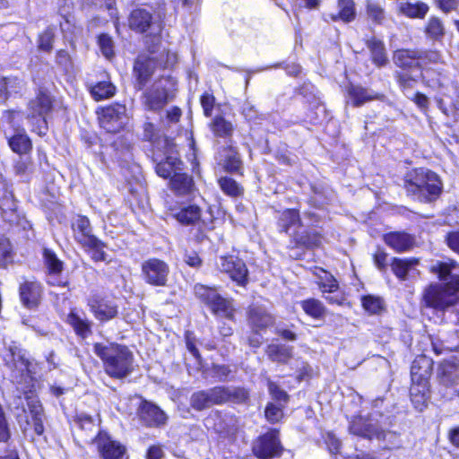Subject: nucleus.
<instances>
[{
	"label": "nucleus",
	"mask_w": 459,
	"mask_h": 459,
	"mask_svg": "<svg viewBox=\"0 0 459 459\" xmlns=\"http://www.w3.org/2000/svg\"><path fill=\"white\" fill-rule=\"evenodd\" d=\"M431 272L437 275L443 283L430 284L423 294L427 307L443 310L453 306L458 299L459 264L454 260L437 262Z\"/></svg>",
	"instance_id": "nucleus-1"
},
{
	"label": "nucleus",
	"mask_w": 459,
	"mask_h": 459,
	"mask_svg": "<svg viewBox=\"0 0 459 459\" xmlns=\"http://www.w3.org/2000/svg\"><path fill=\"white\" fill-rule=\"evenodd\" d=\"M428 382H415L410 388V395L411 403L416 410L421 411L427 406L428 395Z\"/></svg>",
	"instance_id": "nucleus-32"
},
{
	"label": "nucleus",
	"mask_w": 459,
	"mask_h": 459,
	"mask_svg": "<svg viewBox=\"0 0 459 459\" xmlns=\"http://www.w3.org/2000/svg\"><path fill=\"white\" fill-rule=\"evenodd\" d=\"M210 128L218 137H230L234 132V126L222 116H216L210 123Z\"/></svg>",
	"instance_id": "nucleus-40"
},
{
	"label": "nucleus",
	"mask_w": 459,
	"mask_h": 459,
	"mask_svg": "<svg viewBox=\"0 0 459 459\" xmlns=\"http://www.w3.org/2000/svg\"><path fill=\"white\" fill-rule=\"evenodd\" d=\"M366 44L370 51L372 62L378 67L386 65L388 58L383 41L373 37L368 39Z\"/></svg>",
	"instance_id": "nucleus-31"
},
{
	"label": "nucleus",
	"mask_w": 459,
	"mask_h": 459,
	"mask_svg": "<svg viewBox=\"0 0 459 459\" xmlns=\"http://www.w3.org/2000/svg\"><path fill=\"white\" fill-rule=\"evenodd\" d=\"M282 446L279 438V431L275 429L259 437L253 443V453L259 459H273L281 456Z\"/></svg>",
	"instance_id": "nucleus-11"
},
{
	"label": "nucleus",
	"mask_w": 459,
	"mask_h": 459,
	"mask_svg": "<svg viewBox=\"0 0 459 459\" xmlns=\"http://www.w3.org/2000/svg\"><path fill=\"white\" fill-rule=\"evenodd\" d=\"M55 39L54 28L48 27L38 38V48L40 51L51 52Z\"/></svg>",
	"instance_id": "nucleus-48"
},
{
	"label": "nucleus",
	"mask_w": 459,
	"mask_h": 459,
	"mask_svg": "<svg viewBox=\"0 0 459 459\" xmlns=\"http://www.w3.org/2000/svg\"><path fill=\"white\" fill-rule=\"evenodd\" d=\"M74 238L82 247L86 244H92L96 237L91 234L90 221L85 216H79L73 223Z\"/></svg>",
	"instance_id": "nucleus-22"
},
{
	"label": "nucleus",
	"mask_w": 459,
	"mask_h": 459,
	"mask_svg": "<svg viewBox=\"0 0 459 459\" xmlns=\"http://www.w3.org/2000/svg\"><path fill=\"white\" fill-rule=\"evenodd\" d=\"M218 184L221 191L230 197H238L243 194V187L231 178L221 177Z\"/></svg>",
	"instance_id": "nucleus-45"
},
{
	"label": "nucleus",
	"mask_w": 459,
	"mask_h": 459,
	"mask_svg": "<svg viewBox=\"0 0 459 459\" xmlns=\"http://www.w3.org/2000/svg\"><path fill=\"white\" fill-rule=\"evenodd\" d=\"M170 186L175 193L183 195L191 192L194 183L192 178L188 175L177 172L170 179Z\"/></svg>",
	"instance_id": "nucleus-38"
},
{
	"label": "nucleus",
	"mask_w": 459,
	"mask_h": 459,
	"mask_svg": "<svg viewBox=\"0 0 459 459\" xmlns=\"http://www.w3.org/2000/svg\"><path fill=\"white\" fill-rule=\"evenodd\" d=\"M182 161L176 156H168L164 161L157 163L155 170L160 177L167 178L172 173L181 170Z\"/></svg>",
	"instance_id": "nucleus-39"
},
{
	"label": "nucleus",
	"mask_w": 459,
	"mask_h": 459,
	"mask_svg": "<svg viewBox=\"0 0 459 459\" xmlns=\"http://www.w3.org/2000/svg\"><path fill=\"white\" fill-rule=\"evenodd\" d=\"M99 45H100V48L101 49V52L103 53V55L107 58H110V57L113 56V55H114V50H113L114 44H113L112 39L108 35H107V34L100 35L99 37Z\"/></svg>",
	"instance_id": "nucleus-55"
},
{
	"label": "nucleus",
	"mask_w": 459,
	"mask_h": 459,
	"mask_svg": "<svg viewBox=\"0 0 459 459\" xmlns=\"http://www.w3.org/2000/svg\"><path fill=\"white\" fill-rule=\"evenodd\" d=\"M95 443L102 459H122L126 453V447L111 439L107 433H99Z\"/></svg>",
	"instance_id": "nucleus-17"
},
{
	"label": "nucleus",
	"mask_w": 459,
	"mask_h": 459,
	"mask_svg": "<svg viewBox=\"0 0 459 459\" xmlns=\"http://www.w3.org/2000/svg\"><path fill=\"white\" fill-rule=\"evenodd\" d=\"M168 81L169 78H160L144 91L141 100L145 108L152 111L163 108L168 102V91L164 84Z\"/></svg>",
	"instance_id": "nucleus-14"
},
{
	"label": "nucleus",
	"mask_w": 459,
	"mask_h": 459,
	"mask_svg": "<svg viewBox=\"0 0 459 459\" xmlns=\"http://www.w3.org/2000/svg\"><path fill=\"white\" fill-rule=\"evenodd\" d=\"M11 149L19 154H24L30 151L31 142L23 129H18L8 138Z\"/></svg>",
	"instance_id": "nucleus-34"
},
{
	"label": "nucleus",
	"mask_w": 459,
	"mask_h": 459,
	"mask_svg": "<svg viewBox=\"0 0 459 459\" xmlns=\"http://www.w3.org/2000/svg\"><path fill=\"white\" fill-rule=\"evenodd\" d=\"M446 243L453 251L459 253V231L449 233L446 237Z\"/></svg>",
	"instance_id": "nucleus-64"
},
{
	"label": "nucleus",
	"mask_w": 459,
	"mask_h": 459,
	"mask_svg": "<svg viewBox=\"0 0 459 459\" xmlns=\"http://www.w3.org/2000/svg\"><path fill=\"white\" fill-rule=\"evenodd\" d=\"M362 306L370 314H377L383 308V300L378 297L368 295L362 298Z\"/></svg>",
	"instance_id": "nucleus-53"
},
{
	"label": "nucleus",
	"mask_w": 459,
	"mask_h": 459,
	"mask_svg": "<svg viewBox=\"0 0 459 459\" xmlns=\"http://www.w3.org/2000/svg\"><path fill=\"white\" fill-rule=\"evenodd\" d=\"M238 419L230 413L218 414L214 423V430L225 437L234 435L238 430Z\"/></svg>",
	"instance_id": "nucleus-30"
},
{
	"label": "nucleus",
	"mask_w": 459,
	"mask_h": 459,
	"mask_svg": "<svg viewBox=\"0 0 459 459\" xmlns=\"http://www.w3.org/2000/svg\"><path fill=\"white\" fill-rule=\"evenodd\" d=\"M12 259V245L7 238L0 236V267L5 266Z\"/></svg>",
	"instance_id": "nucleus-52"
},
{
	"label": "nucleus",
	"mask_w": 459,
	"mask_h": 459,
	"mask_svg": "<svg viewBox=\"0 0 459 459\" xmlns=\"http://www.w3.org/2000/svg\"><path fill=\"white\" fill-rule=\"evenodd\" d=\"M325 273V278H322V283L320 285L322 290L324 292H333L338 289V283L336 280L326 272H323Z\"/></svg>",
	"instance_id": "nucleus-60"
},
{
	"label": "nucleus",
	"mask_w": 459,
	"mask_h": 459,
	"mask_svg": "<svg viewBox=\"0 0 459 459\" xmlns=\"http://www.w3.org/2000/svg\"><path fill=\"white\" fill-rule=\"evenodd\" d=\"M131 30L145 35L144 42L151 53H155V47L160 45L161 22L154 18L152 12L145 8L133 10L128 17Z\"/></svg>",
	"instance_id": "nucleus-5"
},
{
	"label": "nucleus",
	"mask_w": 459,
	"mask_h": 459,
	"mask_svg": "<svg viewBox=\"0 0 459 459\" xmlns=\"http://www.w3.org/2000/svg\"><path fill=\"white\" fill-rule=\"evenodd\" d=\"M221 404L226 403H242L248 399V392L243 387L218 386Z\"/></svg>",
	"instance_id": "nucleus-26"
},
{
	"label": "nucleus",
	"mask_w": 459,
	"mask_h": 459,
	"mask_svg": "<svg viewBox=\"0 0 459 459\" xmlns=\"http://www.w3.org/2000/svg\"><path fill=\"white\" fill-rule=\"evenodd\" d=\"M90 91L92 98L99 101L113 97L116 93V87L109 81H102L91 85Z\"/></svg>",
	"instance_id": "nucleus-41"
},
{
	"label": "nucleus",
	"mask_w": 459,
	"mask_h": 459,
	"mask_svg": "<svg viewBox=\"0 0 459 459\" xmlns=\"http://www.w3.org/2000/svg\"><path fill=\"white\" fill-rule=\"evenodd\" d=\"M268 390L273 398L278 402L287 403L289 400L288 394L281 389L275 383L268 382Z\"/></svg>",
	"instance_id": "nucleus-58"
},
{
	"label": "nucleus",
	"mask_w": 459,
	"mask_h": 459,
	"mask_svg": "<svg viewBox=\"0 0 459 459\" xmlns=\"http://www.w3.org/2000/svg\"><path fill=\"white\" fill-rule=\"evenodd\" d=\"M216 267L227 273L238 286H246L248 282V270L243 260L234 255L220 256L216 260Z\"/></svg>",
	"instance_id": "nucleus-12"
},
{
	"label": "nucleus",
	"mask_w": 459,
	"mask_h": 459,
	"mask_svg": "<svg viewBox=\"0 0 459 459\" xmlns=\"http://www.w3.org/2000/svg\"><path fill=\"white\" fill-rule=\"evenodd\" d=\"M367 12L368 17L377 23H381L385 19V11L377 3L368 2Z\"/></svg>",
	"instance_id": "nucleus-54"
},
{
	"label": "nucleus",
	"mask_w": 459,
	"mask_h": 459,
	"mask_svg": "<svg viewBox=\"0 0 459 459\" xmlns=\"http://www.w3.org/2000/svg\"><path fill=\"white\" fill-rule=\"evenodd\" d=\"M385 243L396 252L410 250L415 244L414 238L405 232H390L384 235Z\"/></svg>",
	"instance_id": "nucleus-20"
},
{
	"label": "nucleus",
	"mask_w": 459,
	"mask_h": 459,
	"mask_svg": "<svg viewBox=\"0 0 459 459\" xmlns=\"http://www.w3.org/2000/svg\"><path fill=\"white\" fill-rule=\"evenodd\" d=\"M298 222H299V214L298 211L288 209L281 213L278 225L281 231L287 232L290 227Z\"/></svg>",
	"instance_id": "nucleus-46"
},
{
	"label": "nucleus",
	"mask_w": 459,
	"mask_h": 459,
	"mask_svg": "<svg viewBox=\"0 0 459 459\" xmlns=\"http://www.w3.org/2000/svg\"><path fill=\"white\" fill-rule=\"evenodd\" d=\"M91 254V258L96 262L105 261L107 254L103 250L105 244L99 238L92 239V244H86L82 247Z\"/></svg>",
	"instance_id": "nucleus-47"
},
{
	"label": "nucleus",
	"mask_w": 459,
	"mask_h": 459,
	"mask_svg": "<svg viewBox=\"0 0 459 459\" xmlns=\"http://www.w3.org/2000/svg\"><path fill=\"white\" fill-rule=\"evenodd\" d=\"M160 45L155 47L156 52L148 54H141L137 56L134 65V73L136 76V88L143 90L154 71L158 67H170L173 66L178 60L176 53L170 52L166 49L160 51Z\"/></svg>",
	"instance_id": "nucleus-4"
},
{
	"label": "nucleus",
	"mask_w": 459,
	"mask_h": 459,
	"mask_svg": "<svg viewBox=\"0 0 459 459\" xmlns=\"http://www.w3.org/2000/svg\"><path fill=\"white\" fill-rule=\"evenodd\" d=\"M419 261L415 258L403 259L394 258L391 264V268L394 275L402 280L405 281L411 270L418 264Z\"/></svg>",
	"instance_id": "nucleus-35"
},
{
	"label": "nucleus",
	"mask_w": 459,
	"mask_h": 459,
	"mask_svg": "<svg viewBox=\"0 0 459 459\" xmlns=\"http://www.w3.org/2000/svg\"><path fill=\"white\" fill-rule=\"evenodd\" d=\"M393 60L395 65L403 69L420 67L419 49H398L394 51Z\"/></svg>",
	"instance_id": "nucleus-23"
},
{
	"label": "nucleus",
	"mask_w": 459,
	"mask_h": 459,
	"mask_svg": "<svg viewBox=\"0 0 459 459\" xmlns=\"http://www.w3.org/2000/svg\"><path fill=\"white\" fill-rule=\"evenodd\" d=\"M420 67L429 64H437L442 62V56L438 51L419 49Z\"/></svg>",
	"instance_id": "nucleus-51"
},
{
	"label": "nucleus",
	"mask_w": 459,
	"mask_h": 459,
	"mask_svg": "<svg viewBox=\"0 0 459 459\" xmlns=\"http://www.w3.org/2000/svg\"><path fill=\"white\" fill-rule=\"evenodd\" d=\"M4 361L11 370L12 381L18 385H26L24 387L22 386L21 389L26 394V399H30L27 394L31 391L30 383L32 381V377L29 370L30 362L25 358V353L17 346H10L4 355Z\"/></svg>",
	"instance_id": "nucleus-6"
},
{
	"label": "nucleus",
	"mask_w": 459,
	"mask_h": 459,
	"mask_svg": "<svg viewBox=\"0 0 459 459\" xmlns=\"http://www.w3.org/2000/svg\"><path fill=\"white\" fill-rule=\"evenodd\" d=\"M75 423L82 429H86V430L91 431L95 428L92 418L91 416H88L85 414L79 415L77 417V420H75Z\"/></svg>",
	"instance_id": "nucleus-63"
},
{
	"label": "nucleus",
	"mask_w": 459,
	"mask_h": 459,
	"mask_svg": "<svg viewBox=\"0 0 459 459\" xmlns=\"http://www.w3.org/2000/svg\"><path fill=\"white\" fill-rule=\"evenodd\" d=\"M347 91L349 98L351 99L353 106L355 107L361 106L367 101H370L373 100H380L384 97L381 94L372 93L361 86L353 84H351L348 87Z\"/></svg>",
	"instance_id": "nucleus-28"
},
{
	"label": "nucleus",
	"mask_w": 459,
	"mask_h": 459,
	"mask_svg": "<svg viewBox=\"0 0 459 459\" xmlns=\"http://www.w3.org/2000/svg\"><path fill=\"white\" fill-rule=\"evenodd\" d=\"M30 162L29 159L20 158L14 164V171L17 176L23 177L30 172Z\"/></svg>",
	"instance_id": "nucleus-61"
},
{
	"label": "nucleus",
	"mask_w": 459,
	"mask_h": 459,
	"mask_svg": "<svg viewBox=\"0 0 459 459\" xmlns=\"http://www.w3.org/2000/svg\"><path fill=\"white\" fill-rule=\"evenodd\" d=\"M440 381L446 385L452 387L458 394L459 389V363L446 361L440 366Z\"/></svg>",
	"instance_id": "nucleus-21"
},
{
	"label": "nucleus",
	"mask_w": 459,
	"mask_h": 459,
	"mask_svg": "<svg viewBox=\"0 0 459 459\" xmlns=\"http://www.w3.org/2000/svg\"><path fill=\"white\" fill-rule=\"evenodd\" d=\"M301 307L306 314L314 318L321 317L325 312V308L322 303L319 300L314 299L302 301Z\"/></svg>",
	"instance_id": "nucleus-50"
},
{
	"label": "nucleus",
	"mask_w": 459,
	"mask_h": 459,
	"mask_svg": "<svg viewBox=\"0 0 459 459\" xmlns=\"http://www.w3.org/2000/svg\"><path fill=\"white\" fill-rule=\"evenodd\" d=\"M22 88L23 82L18 77L0 76V102L5 101L10 95L20 92Z\"/></svg>",
	"instance_id": "nucleus-33"
},
{
	"label": "nucleus",
	"mask_w": 459,
	"mask_h": 459,
	"mask_svg": "<svg viewBox=\"0 0 459 459\" xmlns=\"http://www.w3.org/2000/svg\"><path fill=\"white\" fill-rule=\"evenodd\" d=\"M88 306L95 318L101 323L116 318L118 306L114 300L94 295L88 299Z\"/></svg>",
	"instance_id": "nucleus-15"
},
{
	"label": "nucleus",
	"mask_w": 459,
	"mask_h": 459,
	"mask_svg": "<svg viewBox=\"0 0 459 459\" xmlns=\"http://www.w3.org/2000/svg\"><path fill=\"white\" fill-rule=\"evenodd\" d=\"M349 429L351 434L364 438H377V440L387 441L385 447L389 449L394 446L397 440L395 433L383 430L361 417L353 420L350 424Z\"/></svg>",
	"instance_id": "nucleus-10"
},
{
	"label": "nucleus",
	"mask_w": 459,
	"mask_h": 459,
	"mask_svg": "<svg viewBox=\"0 0 459 459\" xmlns=\"http://www.w3.org/2000/svg\"><path fill=\"white\" fill-rule=\"evenodd\" d=\"M52 110V98L44 91H39L28 105L27 119L31 130L39 135H45L48 131V116Z\"/></svg>",
	"instance_id": "nucleus-7"
},
{
	"label": "nucleus",
	"mask_w": 459,
	"mask_h": 459,
	"mask_svg": "<svg viewBox=\"0 0 459 459\" xmlns=\"http://www.w3.org/2000/svg\"><path fill=\"white\" fill-rule=\"evenodd\" d=\"M215 404H221L218 386L195 392L190 397V405L195 411H200Z\"/></svg>",
	"instance_id": "nucleus-19"
},
{
	"label": "nucleus",
	"mask_w": 459,
	"mask_h": 459,
	"mask_svg": "<svg viewBox=\"0 0 459 459\" xmlns=\"http://www.w3.org/2000/svg\"><path fill=\"white\" fill-rule=\"evenodd\" d=\"M426 34L432 39H439L445 34V28L440 21L437 17H431L427 24Z\"/></svg>",
	"instance_id": "nucleus-49"
},
{
	"label": "nucleus",
	"mask_w": 459,
	"mask_h": 459,
	"mask_svg": "<svg viewBox=\"0 0 459 459\" xmlns=\"http://www.w3.org/2000/svg\"><path fill=\"white\" fill-rule=\"evenodd\" d=\"M294 238L297 244L308 248L318 247L321 244V237L315 230H304L299 231Z\"/></svg>",
	"instance_id": "nucleus-42"
},
{
	"label": "nucleus",
	"mask_w": 459,
	"mask_h": 459,
	"mask_svg": "<svg viewBox=\"0 0 459 459\" xmlns=\"http://www.w3.org/2000/svg\"><path fill=\"white\" fill-rule=\"evenodd\" d=\"M44 264L48 273V282L54 286H61L65 281L61 279L64 263L48 248L43 250Z\"/></svg>",
	"instance_id": "nucleus-18"
},
{
	"label": "nucleus",
	"mask_w": 459,
	"mask_h": 459,
	"mask_svg": "<svg viewBox=\"0 0 459 459\" xmlns=\"http://www.w3.org/2000/svg\"><path fill=\"white\" fill-rule=\"evenodd\" d=\"M283 416L282 408L273 403H268L265 408V417L271 423L278 422Z\"/></svg>",
	"instance_id": "nucleus-56"
},
{
	"label": "nucleus",
	"mask_w": 459,
	"mask_h": 459,
	"mask_svg": "<svg viewBox=\"0 0 459 459\" xmlns=\"http://www.w3.org/2000/svg\"><path fill=\"white\" fill-rule=\"evenodd\" d=\"M248 322L253 329L262 330L274 322L273 316L261 307H251L248 310Z\"/></svg>",
	"instance_id": "nucleus-25"
},
{
	"label": "nucleus",
	"mask_w": 459,
	"mask_h": 459,
	"mask_svg": "<svg viewBox=\"0 0 459 459\" xmlns=\"http://www.w3.org/2000/svg\"><path fill=\"white\" fill-rule=\"evenodd\" d=\"M94 352L101 359L106 373L111 377L125 378L134 369L133 353L124 345L95 343Z\"/></svg>",
	"instance_id": "nucleus-2"
},
{
	"label": "nucleus",
	"mask_w": 459,
	"mask_h": 459,
	"mask_svg": "<svg viewBox=\"0 0 459 459\" xmlns=\"http://www.w3.org/2000/svg\"><path fill=\"white\" fill-rule=\"evenodd\" d=\"M400 10L410 18L422 19L429 12V6L423 2L404 3L401 4Z\"/></svg>",
	"instance_id": "nucleus-43"
},
{
	"label": "nucleus",
	"mask_w": 459,
	"mask_h": 459,
	"mask_svg": "<svg viewBox=\"0 0 459 459\" xmlns=\"http://www.w3.org/2000/svg\"><path fill=\"white\" fill-rule=\"evenodd\" d=\"M293 348L281 344H270L266 348V354L272 361L287 363L292 357Z\"/></svg>",
	"instance_id": "nucleus-36"
},
{
	"label": "nucleus",
	"mask_w": 459,
	"mask_h": 459,
	"mask_svg": "<svg viewBox=\"0 0 459 459\" xmlns=\"http://www.w3.org/2000/svg\"><path fill=\"white\" fill-rule=\"evenodd\" d=\"M431 361L425 356L416 359L411 368V375L412 383L428 382L430 375Z\"/></svg>",
	"instance_id": "nucleus-29"
},
{
	"label": "nucleus",
	"mask_w": 459,
	"mask_h": 459,
	"mask_svg": "<svg viewBox=\"0 0 459 459\" xmlns=\"http://www.w3.org/2000/svg\"><path fill=\"white\" fill-rule=\"evenodd\" d=\"M41 294L39 283L26 281L20 287V296L22 303L29 308L38 306Z\"/></svg>",
	"instance_id": "nucleus-24"
},
{
	"label": "nucleus",
	"mask_w": 459,
	"mask_h": 459,
	"mask_svg": "<svg viewBox=\"0 0 459 459\" xmlns=\"http://www.w3.org/2000/svg\"><path fill=\"white\" fill-rule=\"evenodd\" d=\"M373 259L376 266L380 271H385L386 269L387 254L384 250L378 248L374 254Z\"/></svg>",
	"instance_id": "nucleus-62"
},
{
	"label": "nucleus",
	"mask_w": 459,
	"mask_h": 459,
	"mask_svg": "<svg viewBox=\"0 0 459 459\" xmlns=\"http://www.w3.org/2000/svg\"><path fill=\"white\" fill-rule=\"evenodd\" d=\"M137 416L140 421L147 427H159L167 421V415L157 405L143 401L138 409Z\"/></svg>",
	"instance_id": "nucleus-16"
},
{
	"label": "nucleus",
	"mask_w": 459,
	"mask_h": 459,
	"mask_svg": "<svg viewBox=\"0 0 459 459\" xmlns=\"http://www.w3.org/2000/svg\"><path fill=\"white\" fill-rule=\"evenodd\" d=\"M141 269L143 278L148 284L158 287L167 285L169 266L163 260L150 258L142 264Z\"/></svg>",
	"instance_id": "nucleus-13"
},
{
	"label": "nucleus",
	"mask_w": 459,
	"mask_h": 459,
	"mask_svg": "<svg viewBox=\"0 0 459 459\" xmlns=\"http://www.w3.org/2000/svg\"><path fill=\"white\" fill-rule=\"evenodd\" d=\"M195 294L211 311L221 317L232 320L235 309L230 299L223 298L215 288L203 284L195 286Z\"/></svg>",
	"instance_id": "nucleus-8"
},
{
	"label": "nucleus",
	"mask_w": 459,
	"mask_h": 459,
	"mask_svg": "<svg viewBox=\"0 0 459 459\" xmlns=\"http://www.w3.org/2000/svg\"><path fill=\"white\" fill-rule=\"evenodd\" d=\"M338 6L340 8L338 14H331L333 21L341 19L345 22H349L355 18L354 3L352 0H339Z\"/></svg>",
	"instance_id": "nucleus-44"
},
{
	"label": "nucleus",
	"mask_w": 459,
	"mask_h": 459,
	"mask_svg": "<svg viewBox=\"0 0 459 459\" xmlns=\"http://www.w3.org/2000/svg\"><path fill=\"white\" fill-rule=\"evenodd\" d=\"M403 187L409 195L421 202L436 200L442 191V182L433 171L418 168L408 171L403 177Z\"/></svg>",
	"instance_id": "nucleus-3"
},
{
	"label": "nucleus",
	"mask_w": 459,
	"mask_h": 459,
	"mask_svg": "<svg viewBox=\"0 0 459 459\" xmlns=\"http://www.w3.org/2000/svg\"><path fill=\"white\" fill-rule=\"evenodd\" d=\"M98 115L100 126L108 133L120 132L129 121L126 107L119 103L102 108Z\"/></svg>",
	"instance_id": "nucleus-9"
},
{
	"label": "nucleus",
	"mask_w": 459,
	"mask_h": 459,
	"mask_svg": "<svg viewBox=\"0 0 459 459\" xmlns=\"http://www.w3.org/2000/svg\"><path fill=\"white\" fill-rule=\"evenodd\" d=\"M242 165L240 157L238 153H232L225 160V169L230 173L238 172Z\"/></svg>",
	"instance_id": "nucleus-57"
},
{
	"label": "nucleus",
	"mask_w": 459,
	"mask_h": 459,
	"mask_svg": "<svg viewBox=\"0 0 459 459\" xmlns=\"http://www.w3.org/2000/svg\"><path fill=\"white\" fill-rule=\"evenodd\" d=\"M66 322L74 328L77 335L86 338L91 333V323L85 317H82L74 311H71Z\"/></svg>",
	"instance_id": "nucleus-37"
},
{
	"label": "nucleus",
	"mask_w": 459,
	"mask_h": 459,
	"mask_svg": "<svg viewBox=\"0 0 459 459\" xmlns=\"http://www.w3.org/2000/svg\"><path fill=\"white\" fill-rule=\"evenodd\" d=\"M215 99L212 94L205 92L201 97V105L205 117H211L214 107Z\"/></svg>",
	"instance_id": "nucleus-59"
},
{
	"label": "nucleus",
	"mask_w": 459,
	"mask_h": 459,
	"mask_svg": "<svg viewBox=\"0 0 459 459\" xmlns=\"http://www.w3.org/2000/svg\"><path fill=\"white\" fill-rule=\"evenodd\" d=\"M171 215L182 224H195L201 218V209L197 205L171 208Z\"/></svg>",
	"instance_id": "nucleus-27"
}]
</instances>
